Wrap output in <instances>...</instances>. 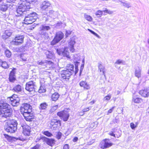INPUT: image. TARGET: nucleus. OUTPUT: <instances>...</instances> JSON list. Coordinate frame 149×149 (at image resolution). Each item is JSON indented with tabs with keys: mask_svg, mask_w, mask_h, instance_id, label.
<instances>
[{
	"mask_svg": "<svg viewBox=\"0 0 149 149\" xmlns=\"http://www.w3.org/2000/svg\"><path fill=\"white\" fill-rule=\"evenodd\" d=\"M32 108L31 106L27 103H24L23 104V106L20 107V111L21 113L27 121H31L34 118V116L31 110Z\"/></svg>",
	"mask_w": 149,
	"mask_h": 149,
	"instance_id": "obj_1",
	"label": "nucleus"
},
{
	"mask_svg": "<svg viewBox=\"0 0 149 149\" xmlns=\"http://www.w3.org/2000/svg\"><path fill=\"white\" fill-rule=\"evenodd\" d=\"M13 109L10 105L3 101H0V114L1 116L7 118L12 114Z\"/></svg>",
	"mask_w": 149,
	"mask_h": 149,
	"instance_id": "obj_2",
	"label": "nucleus"
},
{
	"mask_svg": "<svg viewBox=\"0 0 149 149\" xmlns=\"http://www.w3.org/2000/svg\"><path fill=\"white\" fill-rule=\"evenodd\" d=\"M25 14H24L23 15H20L19 14L17 13V15H16V16L18 17L21 16H24L25 15V17L24 19V23L26 24H31L34 22H35L37 18V14L34 12H30L28 10H25Z\"/></svg>",
	"mask_w": 149,
	"mask_h": 149,
	"instance_id": "obj_3",
	"label": "nucleus"
},
{
	"mask_svg": "<svg viewBox=\"0 0 149 149\" xmlns=\"http://www.w3.org/2000/svg\"><path fill=\"white\" fill-rule=\"evenodd\" d=\"M26 3H22L20 4L17 10V13L19 14V15H23L25 14V10L30 8V4L32 2H36L37 0H25Z\"/></svg>",
	"mask_w": 149,
	"mask_h": 149,
	"instance_id": "obj_4",
	"label": "nucleus"
},
{
	"mask_svg": "<svg viewBox=\"0 0 149 149\" xmlns=\"http://www.w3.org/2000/svg\"><path fill=\"white\" fill-rule=\"evenodd\" d=\"M5 127L6 131L10 133L15 132L17 129L18 124L17 121L13 119L9 120L7 121Z\"/></svg>",
	"mask_w": 149,
	"mask_h": 149,
	"instance_id": "obj_5",
	"label": "nucleus"
},
{
	"mask_svg": "<svg viewBox=\"0 0 149 149\" xmlns=\"http://www.w3.org/2000/svg\"><path fill=\"white\" fill-rule=\"evenodd\" d=\"M40 30L39 34L43 36L45 39H48L49 38L48 33L46 32L51 29V27L48 26L42 25L40 27Z\"/></svg>",
	"mask_w": 149,
	"mask_h": 149,
	"instance_id": "obj_6",
	"label": "nucleus"
},
{
	"mask_svg": "<svg viewBox=\"0 0 149 149\" xmlns=\"http://www.w3.org/2000/svg\"><path fill=\"white\" fill-rule=\"evenodd\" d=\"M63 37L64 34L61 31L57 32L54 39L51 42V45H54L58 43L63 38Z\"/></svg>",
	"mask_w": 149,
	"mask_h": 149,
	"instance_id": "obj_7",
	"label": "nucleus"
},
{
	"mask_svg": "<svg viewBox=\"0 0 149 149\" xmlns=\"http://www.w3.org/2000/svg\"><path fill=\"white\" fill-rule=\"evenodd\" d=\"M75 65V71H74V66L73 65L71 64H67L66 68V70H69V71L71 72L72 74L75 72V74H76L78 72V65L79 63V62L78 61L74 62Z\"/></svg>",
	"mask_w": 149,
	"mask_h": 149,
	"instance_id": "obj_8",
	"label": "nucleus"
},
{
	"mask_svg": "<svg viewBox=\"0 0 149 149\" xmlns=\"http://www.w3.org/2000/svg\"><path fill=\"white\" fill-rule=\"evenodd\" d=\"M36 82L31 81L26 83L25 89L29 92L36 91Z\"/></svg>",
	"mask_w": 149,
	"mask_h": 149,
	"instance_id": "obj_9",
	"label": "nucleus"
},
{
	"mask_svg": "<svg viewBox=\"0 0 149 149\" xmlns=\"http://www.w3.org/2000/svg\"><path fill=\"white\" fill-rule=\"evenodd\" d=\"M10 100V102L12 106L17 107L19 104V99L17 97V95H14L11 97L8 98Z\"/></svg>",
	"mask_w": 149,
	"mask_h": 149,
	"instance_id": "obj_10",
	"label": "nucleus"
},
{
	"mask_svg": "<svg viewBox=\"0 0 149 149\" xmlns=\"http://www.w3.org/2000/svg\"><path fill=\"white\" fill-rule=\"evenodd\" d=\"M24 37L23 35H17L16 36L15 39L11 42L13 45H18L22 43L24 41Z\"/></svg>",
	"mask_w": 149,
	"mask_h": 149,
	"instance_id": "obj_11",
	"label": "nucleus"
},
{
	"mask_svg": "<svg viewBox=\"0 0 149 149\" xmlns=\"http://www.w3.org/2000/svg\"><path fill=\"white\" fill-rule=\"evenodd\" d=\"M54 11L52 10H49L48 13L44 12L42 15L43 19L46 21H48L50 18H54Z\"/></svg>",
	"mask_w": 149,
	"mask_h": 149,
	"instance_id": "obj_12",
	"label": "nucleus"
},
{
	"mask_svg": "<svg viewBox=\"0 0 149 149\" xmlns=\"http://www.w3.org/2000/svg\"><path fill=\"white\" fill-rule=\"evenodd\" d=\"M57 115L64 121H67L70 115L67 111H63L57 113Z\"/></svg>",
	"mask_w": 149,
	"mask_h": 149,
	"instance_id": "obj_13",
	"label": "nucleus"
},
{
	"mask_svg": "<svg viewBox=\"0 0 149 149\" xmlns=\"http://www.w3.org/2000/svg\"><path fill=\"white\" fill-rule=\"evenodd\" d=\"M50 5L51 4L49 1H45L42 2L40 6L41 13L44 14V12L47 11Z\"/></svg>",
	"mask_w": 149,
	"mask_h": 149,
	"instance_id": "obj_14",
	"label": "nucleus"
},
{
	"mask_svg": "<svg viewBox=\"0 0 149 149\" xmlns=\"http://www.w3.org/2000/svg\"><path fill=\"white\" fill-rule=\"evenodd\" d=\"M61 77L63 79H65L69 80L71 75L73 74L69 71L66 70H64L61 72Z\"/></svg>",
	"mask_w": 149,
	"mask_h": 149,
	"instance_id": "obj_15",
	"label": "nucleus"
},
{
	"mask_svg": "<svg viewBox=\"0 0 149 149\" xmlns=\"http://www.w3.org/2000/svg\"><path fill=\"white\" fill-rule=\"evenodd\" d=\"M56 52L59 55H63L64 56H65L68 58L69 59L70 58L69 52L66 49H58L56 50Z\"/></svg>",
	"mask_w": 149,
	"mask_h": 149,
	"instance_id": "obj_16",
	"label": "nucleus"
},
{
	"mask_svg": "<svg viewBox=\"0 0 149 149\" xmlns=\"http://www.w3.org/2000/svg\"><path fill=\"white\" fill-rule=\"evenodd\" d=\"M22 127L23 133L25 136H29L30 135L31 127L29 125H21Z\"/></svg>",
	"mask_w": 149,
	"mask_h": 149,
	"instance_id": "obj_17",
	"label": "nucleus"
},
{
	"mask_svg": "<svg viewBox=\"0 0 149 149\" xmlns=\"http://www.w3.org/2000/svg\"><path fill=\"white\" fill-rule=\"evenodd\" d=\"M16 69L14 68L10 72L9 77V81L10 82H13L16 80L15 73Z\"/></svg>",
	"mask_w": 149,
	"mask_h": 149,
	"instance_id": "obj_18",
	"label": "nucleus"
},
{
	"mask_svg": "<svg viewBox=\"0 0 149 149\" xmlns=\"http://www.w3.org/2000/svg\"><path fill=\"white\" fill-rule=\"evenodd\" d=\"M75 43V41L74 38H72L70 39V42L68 43V46L70 48V51L73 52L75 49L74 48V45Z\"/></svg>",
	"mask_w": 149,
	"mask_h": 149,
	"instance_id": "obj_19",
	"label": "nucleus"
},
{
	"mask_svg": "<svg viewBox=\"0 0 149 149\" xmlns=\"http://www.w3.org/2000/svg\"><path fill=\"white\" fill-rule=\"evenodd\" d=\"M44 141L47 145L51 146H52L55 143V140L52 139L45 137L44 139Z\"/></svg>",
	"mask_w": 149,
	"mask_h": 149,
	"instance_id": "obj_20",
	"label": "nucleus"
},
{
	"mask_svg": "<svg viewBox=\"0 0 149 149\" xmlns=\"http://www.w3.org/2000/svg\"><path fill=\"white\" fill-rule=\"evenodd\" d=\"M104 141V146H103V149L108 148L112 146L113 145V143L110 142L109 139H105Z\"/></svg>",
	"mask_w": 149,
	"mask_h": 149,
	"instance_id": "obj_21",
	"label": "nucleus"
},
{
	"mask_svg": "<svg viewBox=\"0 0 149 149\" xmlns=\"http://www.w3.org/2000/svg\"><path fill=\"white\" fill-rule=\"evenodd\" d=\"M79 85L81 87H83L84 89H88L90 88V86L85 81H82L79 83Z\"/></svg>",
	"mask_w": 149,
	"mask_h": 149,
	"instance_id": "obj_22",
	"label": "nucleus"
},
{
	"mask_svg": "<svg viewBox=\"0 0 149 149\" xmlns=\"http://www.w3.org/2000/svg\"><path fill=\"white\" fill-rule=\"evenodd\" d=\"M139 93L144 97H147L149 95V91L147 90H141L139 92Z\"/></svg>",
	"mask_w": 149,
	"mask_h": 149,
	"instance_id": "obj_23",
	"label": "nucleus"
},
{
	"mask_svg": "<svg viewBox=\"0 0 149 149\" xmlns=\"http://www.w3.org/2000/svg\"><path fill=\"white\" fill-rule=\"evenodd\" d=\"M141 69L139 68H136L135 71V77L139 78L141 77Z\"/></svg>",
	"mask_w": 149,
	"mask_h": 149,
	"instance_id": "obj_24",
	"label": "nucleus"
},
{
	"mask_svg": "<svg viewBox=\"0 0 149 149\" xmlns=\"http://www.w3.org/2000/svg\"><path fill=\"white\" fill-rule=\"evenodd\" d=\"M51 125H52L53 126L54 125L55 126L54 127H56V126L58 125L60 126L61 125V121L57 120H53L52 121Z\"/></svg>",
	"mask_w": 149,
	"mask_h": 149,
	"instance_id": "obj_25",
	"label": "nucleus"
},
{
	"mask_svg": "<svg viewBox=\"0 0 149 149\" xmlns=\"http://www.w3.org/2000/svg\"><path fill=\"white\" fill-rule=\"evenodd\" d=\"M45 53L47 58H52L54 56L53 53L50 51H47Z\"/></svg>",
	"mask_w": 149,
	"mask_h": 149,
	"instance_id": "obj_26",
	"label": "nucleus"
},
{
	"mask_svg": "<svg viewBox=\"0 0 149 149\" xmlns=\"http://www.w3.org/2000/svg\"><path fill=\"white\" fill-rule=\"evenodd\" d=\"M119 1L121 3L122 5L125 7L128 8L130 7V4L129 3H127L124 0H119Z\"/></svg>",
	"mask_w": 149,
	"mask_h": 149,
	"instance_id": "obj_27",
	"label": "nucleus"
},
{
	"mask_svg": "<svg viewBox=\"0 0 149 149\" xmlns=\"http://www.w3.org/2000/svg\"><path fill=\"white\" fill-rule=\"evenodd\" d=\"M0 65L3 68L5 69L8 68L9 67L6 62L3 61L1 59H0Z\"/></svg>",
	"mask_w": 149,
	"mask_h": 149,
	"instance_id": "obj_28",
	"label": "nucleus"
},
{
	"mask_svg": "<svg viewBox=\"0 0 149 149\" xmlns=\"http://www.w3.org/2000/svg\"><path fill=\"white\" fill-rule=\"evenodd\" d=\"M59 95L58 93L55 92L53 94L52 96V101H56L59 98Z\"/></svg>",
	"mask_w": 149,
	"mask_h": 149,
	"instance_id": "obj_29",
	"label": "nucleus"
},
{
	"mask_svg": "<svg viewBox=\"0 0 149 149\" xmlns=\"http://www.w3.org/2000/svg\"><path fill=\"white\" fill-rule=\"evenodd\" d=\"M13 91L17 92H21L22 91V86L19 85H17L13 88Z\"/></svg>",
	"mask_w": 149,
	"mask_h": 149,
	"instance_id": "obj_30",
	"label": "nucleus"
},
{
	"mask_svg": "<svg viewBox=\"0 0 149 149\" xmlns=\"http://www.w3.org/2000/svg\"><path fill=\"white\" fill-rule=\"evenodd\" d=\"M37 63L38 64V65H41L40 66L42 67V68H45L46 67H47L45 61H38Z\"/></svg>",
	"mask_w": 149,
	"mask_h": 149,
	"instance_id": "obj_31",
	"label": "nucleus"
},
{
	"mask_svg": "<svg viewBox=\"0 0 149 149\" xmlns=\"http://www.w3.org/2000/svg\"><path fill=\"white\" fill-rule=\"evenodd\" d=\"M118 132L119 133V134H116V133L114 134L112 131L110 132L109 133V134L111 136H113L114 137H116H116L117 138H119L121 135V131L119 130Z\"/></svg>",
	"mask_w": 149,
	"mask_h": 149,
	"instance_id": "obj_32",
	"label": "nucleus"
},
{
	"mask_svg": "<svg viewBox=\"0 0 149 149\" xmlns=\"http://www.w3.org/2000/svg\"><path fill=\"white\" fill-rule=\"evenodd\" d=\"M39 93H45L46 91V89L44 85H41L38 91Z\"/></svg>",
	"mask_w": 149,
	"mask_h": 149,
	"instance_id": "obj_33",
	"label": "nucleus"
},
{
	"mask_svg": "<svg viewBox=\"0 0 149 149\" xmlns=\"http://www.w3.org/2000/svg\"><path fill=\"white\" fill-rule=\"evenodd\" d=\"M142 101L141 99L139 97H135L133 96L132 99V101L135 103H139L141 102Z\"/></svg>",
	"mask_w": 149,
	"mask_h": 149,
	"instance_id": "obj_34",
	"label": "nucleus"
},
{
	"mask_svg": "<svg viewBox=\"0 0 149 149\" xmlns=\"http://www.w3.org/2000/svg\"><path fill=\"white\" fill-rule=\"evenodd\" d=\"M8 8L6 3V5H2L0 6V10L3 12H5L7 10Z\"/></svg>",
	"mask_w": 149,
	"mask_h": 149,
	"instance_id": "obj_35",
	"label": "nucleus"
},
{
	"mask_svg": "<svg viewBox=\"0 0 149 149\" xmlns=\"http://www.w3.org/2000/svg\"><path fill=\"white\" fill-rule=\"evenodd\" d=\"M47 105L46 103H43L40 104L39 108L41 109H45L47 108Z\"/></svg>",
	"mask_w": 149,
	"mask_h": 149,
	"instance_id": "obj_36",
	"label": "nucleus"
},
{
	"mask_svg": "<svg viewBox=\"0 0 149 149\" xmlns=\"http://www.w3.org/2000/svg\"><path fill=\"white\" fill-rule=\"evenodd\" d=\"M25 54H21L20 55V58L21 61L24 62H26L27 61V58Z\"/></svg>",
	"mask_w": 149,
	"mask_h": 149,
	"instance_id": "obj_37",
	"label": "nucleus"
},
{
	"mask_svg": "<svg viewBox=\"0 0 149 149\" xmlns=\"http://www.w3.org/2000/svg\"><path fill=\"white\" fill-rule=\"evenodd\" d=\"M84 18L88 21L91 22L92 21V18L90 15L86 14H85L84 15Z\"/></svg>",
	"mask_w": 149,
	"mask_h": 149,
	"instance_id": "obj_38",
	"label": "nucleus"
},
{
	"mask_svg": "<svg viewBox=\"0 0 149 149\" xmlns=\"http://www.w3.org/2000/svg\"><path fill=\"white\" fill-rule=\"evenodd\" d=\"M5 53L6 56L8 58H10L11 55V52L8 49L6 50L5 51Z\"/></svg>",
	"mask_w": 149,
	"mask_h": 149,
	"instance_id": "obj_39",
	"label": "nucleus"
},
{
	"mask_svg": "<svg viewBox=\"0 0 149 149\" xmlns=\"http://www.w3.org/2000/svg\"><path fill=\"white\" fill-rule=\"evenodd\" d=\"M123 61L122 60L119 59L117 60L115 63V65L116 68H117V64H120L121 63L123 64Z\"/></svg>",
	"mask_w": 149,
	"mask_h": 149,
	"instance_id": "obj_40",
	"label": "nucleus"
},
{
	"mask_svg": "<svg viewBox=\"0 0 149 149\" xmlns=\"http://www.w3.org/2000/svg\"><path fill=\"white\" fill-rule=\"evenodd\" d=\"M102 11L98 10L96 13L95 15L98 17H100L102 16Z\"/></svg>",
	"mask_w": 149,
	"mask_h": 149,
	"instance_id": "obj_41",
	"label": "nucleus"
},
{
	"mask_svg": "<svg viewBox=\"0 0 149 149\" xmlns=\"http://www.w3.org/2000/svg\"><path fill=\"white\" fill-rule=\"evenodd\" d=\"M44 134L46 136L48 137H51L53 136V134L48 131L44 132Z\"/></svg>",
	"mask_w": 149,
	"mask_h": 149,
	"instance_id": "obj_42",
	"label": "nucleus"
},
{
	"mask_svg": "<svg viewBox=\"0 0 149 149\" xmlns=\"http://www.w3.org/2000/svg\"><path fill=\"white\" fill-rule=\"evenodd\" d=\"M26 47L24 46H22L19 47V51L20 52H25L26 50Z\"/></svg>",
	"mask_w": 149,
	"mask_h": 149,
	"instance_id": "obj_43",
	"label": "nucleus"
},
{
	"mask_svg": "<svg viewBox=\"0 0 149 149\" xmlns=\"http://www.w3.org/2000/svg\"><path fill=\"white\" fill-rule=\"evenodd\" d=\"M98 67L99 70V71L100 72H101L102 70V62H99L98 63Z\"/></svg>",
	"mask_w": 149,
	"mask_h": 149,
	"instance_id": "obj_44",
	"label": "nucleus"
},
{
	"mask_svg": "<svg viewBox=\"0 0 149 149\" xmlns=\"http://www.w3.org/2000/svg\"><path fill=\"white\" fill-rule=\"evenodd\" d=\"M62 134V133L60 132H58L57 134L56 135V138L58 139H60L61 138Z\"/></svg>",
	"mask_w": 149,
	"mask_h": 149,
	"instance_id": "obj_45",
	"label": "nucleus"
},
{
	"mask_svg": "<svg viewBox=\"0 0 149 149\" xmlns=\"http://www.w3.org/2000/svg\"><path fill=\"white\" fill-rule=\"evenodd\" d=\"M15 3H12L11 2L10 3H7L6 4L8 6V8H11L13 6L15 5L14 4Z\"/></svg>",
	"mask_w": 149,
	"mask_h": 149,
	"instance_id": "obj_46",
	"label": "nucleus"
},
{
	"mask_svg": "<svg viewBox=\"0 0 149 149\" xmlns=\"http://www.w3.org/2000/svg\"><path fill=\"white\" fill-rule=\"evenodd\" d=\"M65 23H62L61 22H58V23H57L56 24V26H65Z\"/></svg>",
	"mask_w": 149,
	"mask_h": 149,
	"instance_id": "obj_47",
	"label": "nucleus"
},
{
	"mask_svg": "<svg viewBox=\"0 0 149 149\" xmlns=\"http://www.w3.org/2000/svg\"><path fill=\"white\" fill-rule=\"evenodd\" d=\"M45 61L47 67L48 65L50 66H52L53 65V62L51 61Z\"/></svg>",
	"mask_w": 149,
	"mask_h": 149,
	"instance_id": "obj_48",
	"label": "nucleus"
},
{
	"mask_svg": "<svg viewBox=\"0 0 149 149\" xmlns=\"http://www.w3.org/2000/svg\"><path fill=\"white\" fill-rule=\"evenodd\" d=\"M103 12L105 13H107L109 14H112L113 13V12L109 10H107L106 8L104 10H103Z\"/></svg>",
	"mask_w": 149,
	"mask_h": 149,
	"instance_id": "obj_49",
	"label": "nucleus"
},
{
	"mask_svg": "<svg viewBox=\"0 0 149 149\" xmlns=\"http://www.w3.org/2000/svg\"><path fill=\"white\" fill-rule=\"evenodd\" d=\"M12 139L14 141H15L17 140H20L21 141H24L25 140V139H24L23 138H21V137H18V138H16L15 137H13Z\"/></svg>",
	"mask_w": 149,
	"mask_h": 149,
	"instance_id": "obj_50",
	"label": "nucleus"
},
{
	"mask_svg": "<svg viewBox=\"0 0 149 149\" xmlns=\"http://www.w3.org/2000/svg\"><path fill=\"white\" fill-rule=\"evenodd\" d=\"M40 146V144H37L33 147H32L31 149H39Z\"/></svg>",
	"mask_w": 149,
	"mask_h": 149,
	"instance_id": "obj_51",
	"label": "nucleus"
},
{
	"mask_svg": "<svg viewBox=\"0 0 149 149\" xmlns=\"http://www.w3.org/2000/svg\"><path fill=\"white\" fill-rule=\"evenodd\" d=\"M111 96L110 95H108L107 96H106L104 97V101H108L111 98Z\"/></svg>",
	"mask_w": 149,
	"mask_h": 149,
	"instance_id": "obj_52",
	"label": "nucleus"
},
{
	"mask_svg": "<svg viewBox=\"0 0 149 149\" xmlns=\"http://www.w3.org/2000/svg\"><path fill=\"white\" fill-rule=\"evenodd\" d=\"M130 126L132 129H134L136 127V126H135V125L133 123H130Z\"/></svg>",
	"mask_w": 149,
	"mask_h": 149,
	"instance_id": "obj_53",
	"label": "nucleus"
},
{
	"mask_svg": "<svg viewBox=\"0 0 149 149\" xmlns=\"http://www.w3.org/2000/svg\"><path fill=\"white\" fill-rule=\"evenodd\" d=\"M4 33L7 35V37H9L11 35V33L8 31H6Z\"/></svg>",
	"mask_w": 149,
	"mask_h": 149,
	"instance_id": "obj_54",
	"label": "nucleus"
},
{
	"mask_svg": "<svg viewBox=\"0 0 149 149\" xmlns=\"http://www.w3.org/2000/svg\"><path fill=\"white\" fill-rule=\"evenodd\" d=\"M114 108L115 107H113L109 109L108 111L107 114L109 115V113H111L112 112Z\"/></svg>",
	"mask_w": 149,
	"mask_h": 149,
	"instance_id": "obj_55",
	"label": "nucleus"
},
{
	"mask_svg": "<svg viewBox=\"0 0 149 149\" xmlns=\"http://www.w3.org/2000/svg\"><path fill=\"white\" fill-rule=\"evenodd\" d=\"M6 2L7 3H10L11 2L12 3H15L16 0H5Z\"/></svg>",
	"mask_w": 149,
	"mask_h": 149,
	"instance_id": "obj_56",
	"label": "nucleus"
},
{
	"mask_svg": "<svg viewBox=\"0 0 149 149\" xmlns=\"http://www.w3.org/2000/svg\"><path fill=\"white\" fill-rule=\"evenodd\" d=\"M69 146L68 144H65L63 148V149H69Z\"/></svg>",
	"mask_w": 149,
	"mask_h": 149,
	"instance_id": "obj_57",
	"label": "nucleus"
},
{
	"mask_svg": "<svg viewBox=\"0 0 149 149\" xmlns=\"http://www.w3.org/2000/svg\"><path fill=\"white\" fill-rule=\"evenodd\" d=\"M71 34V32L70 31H66L65 33V37L66 38L67 37L68 35Z\"/></svg>",
	"mask_w": 149,
	"mask_h": 149,
	"instance_id": "obj_58",
	"label": "nucleus"
},
{
	"mask_svg": "<svg viewBox=\"0 0 149 149\" xmlns=\"http://www.w3.org/2000/svg\"><path fill=\"white\" fill-rule=\"evenodd\" d=\"M7 35H6L4 33L3 34L2 36V38L3 39H6L8 38V37H7Z\"/></svg>",
	"mask_w": 149,
	"mask_h": 149,
	"instance_id": "obj_59",
	"label": "nucleus"
},
{
	"mask_svg": "<svg viewBox=\"0 0 149 149\" xmlns=\"http://www.w3.org/2000/svg\"><path fill=\"white\" fill-rule=\"evenodd\" d=\"M90 110L89 107H87L84 109L82 110L84 113L86 111H88Z\"/></svg>",
	"mask_w": 149,
	"mask_h": 149,
	"instance_id": "obj_60",
	"label": "nucleus"
},
{
	"mask_svg": "<svg viewBox=\"0 0 149 149\" xmlns=\"http://www.w3.org/2000/svg\"><path fill=\"white\" fill-rule=\"evenodd\" d=\"M84 112L83 110L81 111L79 113V115L80 116H82L84 114Z\"/></svg>",
	"mask_w": 149,
	"mask_h": 149,
	"instance_id": "obj_61",
	"label": "nucleus"
},
{
	"mask_svg": "<svg viewBox=\"0 0 149 149\" xmlns=\"http://www.w3.org/2000/svg\"><path fill=\"white\" fill-rule=\"evenodd\" d=\"M13 49H14V50L15 51L17 52H20V51H19V47H15Z\"/></svg>",
	"mask_w": 149,
	"mask_h": 149,
	"instance_id": "obj_62",
	"label": "nucleus"
},
{
	"mask_svg": "<svg viewBox=\"0 0 149 149\" xmlns=\"http://www.w3.org/2000/svg\"><path fill=\"white\" fill-rule=\"evenodd\" d=\"M92 33L95 36H96V37L99 38V36H98V35L96 33H95V32H94V31H93L92 32Z\"/></svg>",
	"mask_w": 149,
	"mask_h": 149,
	"instance_id": "obj_63",
	"label": "nucleus"
},
{
	"mask_svg": "<svg viewBox=\"0 0 149 149\" xmlns=\"http://www.w3.org/2000/svg\"><path fill=\"white\" fill-rule=\"evenodd\" d=\"M120 90H116L115 92V93L118 95L120 93Z\"/></svg>",
	"mask_w": 149,
	"mask_h": 149,
	"instance_id": "obj_64",
	"label": "nucleus"
}]
</instances>
